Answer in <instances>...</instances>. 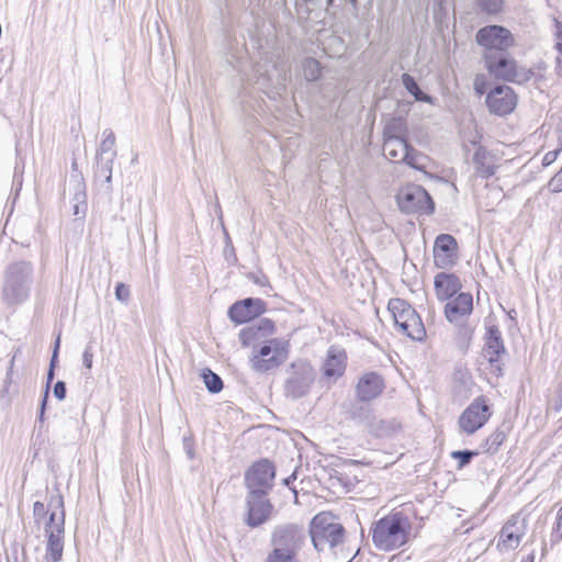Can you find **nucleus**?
<instances>
[{
  "mask_svg": "<svg viewBox=\"0 0 562 562\" xmlns=\"http://www.w3.org/2000/svg\"><path fill=\"white\" fill-rule=\"evenodd\" d=\"M411 524L401 513L379 519L372 528V541L382 551L396 550L408 541Z\"/></svg>",
  "mask_w": 562,
  "mask_h": 562,
  "instance_id": "nucleus-1",
  "label": "nucleus"
},
{
  "mask_svg": "<svg viewBox=\"0 0 562 562\" xmlns=\"http://www.w3.org/2000/svg\"><path fill=\"white\" fill-rule=\"evenodd\" d=\"M48 507L54 508L45 526L47 543L45 549V562H59L64 551L65 512L64 498L57 493L50 496Z\"/></svg>",
  "mask_w": 562,
  "mask_h": 562,
  "instance_id": "nucleus-2",
  "label": "nucleus"
},
{
  "mask_svg": "<svg viewBox=\"0 0 562 562\" xmlns=\"http://www.w3.org/2000/svg\"><path fill=\"white\" fill-rule=\"evenodd\" d=\"M31 273L32 267L23 261L8 267L2 286V296L8 305L21 304L29 297Z\"/></svg>",
  "mask_w": 562,
  "mask_h": 562,
  "instance_id": "nucleus-3",
  "label": "nucleus"
},
{
  "mask_svg": "<svg viewBox=\"0 0 562 562\" xmlns=\"http://www.w3.org/2000/svg\"><path fill=\"white\" fill-rule=\"evenodd\" d=\"M485 66L496 79L518 85L529 81L535 72L531 69L518 66L508 52L498 55H485Z\"/></svg>",
  "mask_w": 562,
  "mask_h": 562,
  "instance_id": "nucleus-4",
  "label": "nucleus"
},
{
  "mask_svg": "<svg viewBox=\"0 0 562 562\" xmlns=\"http://www.w3.org/2000/svg\"><path fill=\"white\" fill-rule=\"evenodd\" d=\"M289 342L283 339L266 340L250 359L251 369L265 373L280 367L289 358Z\"/></svg>",
  "mask_w": 562,
  "mask_h": 562,
  "instance_id": "nucleus-5",
  "label": "nucleus"
},
{
  "mask_svg": "<svg viewBox=\"0 0 562 562\" xmlns=\"http://www.w3.org/2000/svg\"><path fill=\"white\" fill-rule=\"evenodd\" d=\"M396 201L402 212L407 214H432L435 203L429 193L419 184H407L403 187Z\"/></svg>",
  "mask_w": 562,
  "mask_h": 562,
  "instance_id": "nucleus-6",
  "label": "nucleus"
},
{
  "mask_svg": "<svg viewBox=\"0 0 562 562\" xmlns=\"http://www.w3.org/2000/svg\"><path fill=\"white\" fill-rule=\"evenodd\" d=\"M492 414L490 400L484 395L475 397L459 416L460 432L473 435L488 422Z\"/></svg>",
  "mask_w": 562,
  "mask_h": 562,
  "instance_id": "nucleus-7",
  "label": "nucleus"
},
{
  "mask_svg": "<svg viewBox=\"0 0 562 562\" xmlns=\"http://www.w3.org/2000/svg\"><path fill=\"white\" fill-rule=\"evenodd\" d=\"M476 42L484 47L485 55H498L508 52L515 44L512 32L501 25H487L480 29L475 35Z\"/></svg>",
  "mask_w": 562,
  "mask_h": 562,
  "instance_id": "nucleus-8",
  "label": "nucleus"
},
{
  "mask_svg": "<svg viewBox=\"0 0 562 562\" xmlns=\"http://www.w3.org/2000/svg\"><path fill=\"white\" fill-rule=\"evenodd\" d=\"M304 532L301 527L295 524H285L277 526L272 533L270 543L273 551L297 555L304 543Z\"/></svg>",
  "mask_w": 562,
  "mask_h": 562,
  "instance_id": "nucleus-9",
  "label": "nucleus"
},
{
  "mask_svg": "<svg viewBox=\"0 0 562 562\" xmlns=\"http://www.w3.org/2000/svg\"><path fill=\"white\" fill-rule=\"evenodd\" d=\"M292 373L285 381V393L293 398L306 395L315 380V371L312 366L303 360L293 362Z\"/></svg>",
  "mask_w": 562,
  "mask_h": 562,
  "instance_id": "nucleus-10",
  "label": "nucleus"
},
{
  "mask_svg": "<svg viewBox=\"0 0 562 562\" xmlns=\"http://www.w3.org/2000/svg\"><path fill=\"white\" fill-rule=\"evenodd\" d=\"M274 465L268 460L254 463L245 474L248 492L268 494L273 486Z\"/></svg>",
  "mask_w": 562,
  "mask_h": 562,
  "instance_id": "nucleus-11",
  "label": "nucleus"
},
{
  "mask_svg": "<svg viewBox=\"0 0 562 562\" xmlns=\"http://www.w3.org/2000/svg\"><path fill=\"white\" fill-rule=\"evenodd\" d=\"M268 494L248 492L246 497L245 524L250 528H258L272 516L273 505L267 498Z\"/></svg>",
  "mask_w": 562,
  "mask_h": 562,
  "instance_id": "nucleus-12",
  "label": "nucleus"
},
{
  "mask_svg": "<svg viewBox=\"0 0 562 562\" xmlns=\"http://www.w3.org/2000/svg\"><path fill=\"white\" fill-rule=\"evenodd\" d=\"M483 357L490 364V370L495 375H503L504 362L502 357L506 355V348L502 333L496 325L488 326L483 348Z\"/></svg>",
  "mask_w": 562,
  "mask_h": 562,
  "instance_id": "nucleus-13",
  "label": "nucleus"
},
{
  "mask_svg": "<svg viewBox=\"0 0 562 562\" xmlns=\"http://www.w3.org/2000/svg\"><path fill=\"white\" fill-rule=\"evenodd\" d=\"M383 154L385 158L393 162H405L417 170L423 169V166L419 164L422 154L408 144L407 138L384 140Z\"/></svg>",
  "mask_w": 562,
  "mask_h": 562,
  "instance_id": "nucleus-14",
  "label": "nucleus"
},
{
  "mask_svg": "<svg viewBox=\"0 0 562 562\" xmlns=\"http://www.w3.org/2000/svg\"><path fill=\"white\" fill-rule=\"evenodd\" d=\"M517 97L514 90L505 85L496 86L486 97V105L491 113L506 115L514 111Z\"/></svg>",
  "mask_w": 562,
  "mask_h": 562,
  "instance_id": "nucleus-15",
  "label": "nucleus"
},
{
  "mask_svg": "<svg viewBox=\"0 0 562 562\" xmlns=\"http://www.w3.org/2000/svg\"><path fill=\"white\" fill-rule=\"evenodd\" d=\"M266 312V303L261 299L248 297L235 302L228 310V316L236 324L250 322Z\"/></svg>",
  "mask_w": 562,
  "mask_h": 562,
  "instance_id": "nucleus-16",
  "label": "nucleus"
},
{
  "mask_svg": "<svg viewBox=\"0 0 562 562\" xmlns=\"http://www.w3.org/2000/svg\"><path fill=\"white\" fill-rule=\"evenodd\" d=\"M458 243L452 235L440 234L434 244V262L438 268H447L456 263Z\"/></svg>",
  "mask_w": 562,
  "mask_h": 562,
  "instance_id": "nucleus-17",
  "label": "nucleus"
},
{
  "mask_svg": "<svg viewBox=\"0 0 562 562\" xmlns=\"http://www.w3.org/2000/svg\"><path fill=\"white\" fill-rule=\"evenodd\" d=\"M473 311V297L470 293H460L453 300L447 302L445 315L456 325H463Z\"/></svg>",
  "mask_w": 562,
  "mask_h": 562,
  "instance_id": "nucleus-18",
  "label": "nucleus"
},
{
  "mask_svg": "<svg viewBox=\"0 0 562 562\" xmlns=\"http://www.w3.org/2000/svg\"><path fill=\"white\" fill-rule=\"evenodd\" d=\"M525 535L524 526H518V517L512 516L503 526L497 541V549L501 552L515 550Z\"/></svg>",
  "mask_w": 562,
  "mask_h": 562,
  "instance_id": "nucleus-19",
  "label": "nucleus"
},
{
  "mask_svg": "<svg viewBox=\"0 0 562 562\" xmlns=\"http://www.w3.org/2000/svg\"><path fill=\"white\" fill-rule=\"evenodd\" d=\"M276 326L272 321L261 318L258 322L246 326L239 333V339L244 347L254 346L262 338L274 333Z\"/></svg>",
  "mask_w": 562,
  "mask_h": 562,
  "instance_id": "nucleus-20",
  "label": "nucleus"
},
{
  "mask_svg": "<svg viewBox=\"0 0 562 562\" xmlns=\"http://www.w3.org/2000/svg\"><path fill=\"white\" fill-rule=\"evenodd\" d=\"M384 389L383 379L375 372L363 374L356 387L357 398L369 402L378 397Z\"/></svg>",
  "mask_w": 562,
  "mask_h": 562,
  "instance_id": "nucleus-21",
  "label": "nucleus"
},
{
  "mask_svg": "<svg viewBox=\"0 0 562 562\" xmlns=\"http://www.w3.org/2000/svg\"><path fill=\"white\" fill-rule=\"evenodd\" d=\"M434 285L437 299L442 302L450 300L462 286L459 277L446 272L435 277Z\"/></svg>",
  "mask_w": 562,
  "mask_h": 562,
  "instance_id": "nucleus-22",
  "label": "nucleus"
},
{
  "mask_svg": "<svg viewBox=\"0 0 562 562\" xmlns=\"http://www.w3.org/2000/svg\"><path fill=\"white\" fill-rule=\"evenodd\" d=\"M346 352L335 346L329 347L323 366L324 375L336 380L341 376L346 369Z\"/></svg>",
  "mask_w": 562,
  "mask_h": 562,
  "instance_id": "nucleus-23",
  "label": "nucleus"
},
{
  "mask_svg": "<svg viewBox=\"0 0 562 562\" xmlns=\"http://www.w3.org/2000/svg\"><path fill=\"white\" fill-rule=\"evenodd\" d=\"M387 310L392 313L397 328L407 323L417 313L408 302L398 297L389 301Z\"/></svg>",
  "mask_w": 562,
  "mask_h": 562,
  "instance_id": "nucleus-24",
  "label": "nucleus"
},
{
  "mask_svg": "<svg viewBox=\"0 0 562 562\" xmlns=\"http://www.w3.org/2000/svg\"><path fill=\"white\" fill-rule=\"evenodd\" d=\"M473 164L476 173L482 178H490L495 173L496 166L493 164V158L490 153L480 146L473 155Z\"/></svg>",
  "mask_w": 562,
  "mask_h": 562,
  "instance_id": "nucleus-25",
  "label": "nucleus"
},
{
  "mask_svg": "<svg viewBox=\"0 0 562 562\" xmlns=\"http://www.w3.org/2000/svg\"><path fill=\"white\" fill-rule=\"evenodd\" d=\"M408 128L406 120L400 116H394L387 120L383 128V139H397L407 138Z\"/></svg>",
  "mask_w": 562,
  "mask_h": 562,
  "instance_id": "nucleus-26",
  "label": "nucleus"
},
{
  "mask_svg": "<svg viewBox=\"0 0 562 562\" xmlns=\"http://www.w3.org/2000/svg\"><path fill=\"white\" fill-rule=\"evenodd\" d=\"M114 161L110 159H95L94 177L105 186L108 193H112V170Z\"/></svg>",
  "mask_w": 562,
  "mask_h": 562,
  "instance_id": "nucleus-27",
  "label": "nucleus"
},
{
  "mask_svg": "<svg viewBox=\"0 0 562 562\" xmlns=\"http://www.w3.org/2000/svg\"><path fill=\"white\" fill-rule=\"evenodd\" d=\"M398 330L413 340L422 341L426 336V329L418 313L402 325Z\"/></svg>",
  "mask_w": 562,
  "mask_h": 562,
  "instance_id": "nucleus-28",
  "label": "nucleus"
},
{
  "mask_svg": "<svg viewBox=\"0 0 562 562\" xmlns=\"http://www.w3.org/2000/svg\"><path fill=\"white\" fill-rule=\"evenodd\" d=\"M103 139L100 143V146L97 150L95 159L102 158V159H110L114 161L116 157V150H115V135L112 130L105 128L102 132Z\"/></svg>",
  "mask_w": 562,
  "mask_h": 562,
  "instance_id": "nucleus-29",
  "label": "nucleus"
},
{
  "mask_svg": "<svg viewBox=\"0 0 562 562\" xmlns=\"http://www.w3.org/2000/svg\"><path fill=\"white\" fill-rule=\"evenodd\" d=\"M402 83L405 87V89L415 98L416 101L434 104L435 99L423 92L417 85L416 80L408 74H404L402 76Z\"/></svg>",
  "mask_w": 562,
  "mask_h": 562,
  "instance_id": "nucleus-30",
  "label": "nucleus"
},
{
  "mask_svg": "<svg viewBox=\"0 0 562 562\" xmlns=\"http://www.w3.org/2000/svg\"><path fill=\"white\" fill-rule=\"evenodd\" d=\"M506 439V434L504 430L497 428L495 429L484 441L482 445V452L488 454H495L503 442Z\"/></svg>",
  "mask_w": 562,
  "mask_h": 562,
  "instance_id": "nucleus-31",
  "label": "nucleus"
},
{
  "mask_svg": "<svg viewBox=\"0 0 562 562\" xmlns=\"http://www.w3.org/2000/svg\"><path fill=\"white\" fill-rule=\"evenodd\" d=\"M202 378L210 393L216 394L223 390V381L221 376L211 369H203Z\"/></svg>",
  "mask_w": 562,
  "mask_h": 562,
  "instance_id": "nucleus-32",
  "label": "nucleus"
},
{
  "mask_svg": "<svg viewBox=\"0 0 562 562\" xmlns=\"http://www.w3.org/2000/svg\"><path fill=\"white\" fill-rule=\"evenodd\" d=\"M329 547H335L342 542L345 529L340 524H329L323 528Z\"/></svg>",
  "mask_w": 562,
  "mask_h": 562,
  "instance_id": "nucleus-33",
  "label": "nucleus"
},
{
  "mask_svg": "<svg viewBox=\"0 0 562 562\" xmlns=\"http://www.w3.org/2000/svg\"><path fill=\"white\" fill-rule=\"evenodd\" d=\"M303 74L307 81H316L322 76V67L318 60L308 57L303 63Z\"/></svg>",
  "mask_w": 562,
  "mask_h": 562,
  "instance_id": "nucleus-34",
  "label": "nucleus"
},
{
  "mask_svg": "<svg viewBox=\"0 0 562 562\" xmlns=\"http://www.w3.org/2000/svg\"><path fill=\"white\" fill-rule=\"evenodd\" d=\"M554 27H555L554 48L558 53L557 58H555V71H557V75L560 78H562V22L555 20Z\"/></svg>",
  "mask_w": 562,
  "mask_h": 562,
  "instance_id": "nucleus-35",
  "label": "nucleus"
},
{
  "mask_svg": "<svg viewBox=\"0 0 562 562\" xmlns=\"http://www.w3.org/2000/svg\"><path fill=\"white\" fill-rule=\"evenodd\" d=\"M480 10L486 14H496L501 12L503 0H476Z\"/></svg>",
  "mask_w": 562,
  "mask_h": 562,
  "instance_id": "nucleus-36",
  "label": "nucleus"
},
{
  "mask_svg": "<svg viewBox=\"0 0 562 562\" xmlns=\"http://www.w3.org/2000/svg\"><path fill=\"white\" fill-rule=\"evenodd\" d=\"M263 562H299V560L297 555L284 553L279 550H271L265 558Z\"/></svg>",
  "mask_w": 562,
  "mask_h": 562,
  "instance_id": "nucleus-37",
  "label": "nucleus"
},
{
  "mask_svg": "<svg viewBox=\"0 0 562 562\" xmlns=\"http://www.w3.org/2000/svg\"><path fill=\"white\" fill-rule=\"evenodd\" d=\"M475 456H477V451L472 450H457L451 452V458L459 461V468L469 464Z\"/></svg>",
  "mask_w": 562,
  "mask_h": 562,
  "instance_id": "nucleus-38",
  "label": "nucleus"
},
{
  "mask_svg": "<svg viewBox=\"0 0 562 562\" xmlns=\"http://www.w3.org/2000/svg\"><path fill=\"white\" fill-rule=\"evenodd\" d=\"M312 541L316 550L322 551L327 542L323 528H314L312 530Z\"/></svg>",
  "mask_w": 562,
  "mask_h": 562,
  "instance_id": "nucleus-39",
  "label": "nucleus"
},
{
  "mask_svg": "<svg viewBox=\"0 0 562 562\" xmlns=\"http://www.w3.org/2000/svg\"><path fill=\"white\" fill-rule=\"evenodd\" d=\"M115 297L117 301L126 304L131 297L130 286L122 282L117 283L115 286Z\"/></svg>",
  "mask_w": 562,
  "mask_h": 562,
  "instance_id": "nucleus-40",
  "label": "nucleus"
},
{
  "mask_svg": "<svg viewBox=\"0 0 562 562\" xmlns=\"http://www.w3.org/2000/svg\"><path fill=\"white\" fill-rule=\"evenodd\" d=\"M548 187L554 193L562 192V168L550 179Z\"/></svg>",
  "mask_w": 562,
  "mask_h": 562,
  "instance_id": "nucleus-41",
  "label": "nucleus"
},
{
  "mask_svg": "<svg viewBox=\"0 0 562 562\" xmlns=\"http://www.w3.org/2000/svg\"><path fill=\"white\" fill-rule=\"evenodd\" d=\"M487 81L484 75H476L473 81V88L479 95L486 91Z\"/></svg>",
  "mask_w": 562,
  "mask_h": 562,
  "instance_id": "nucleus-42",
  "label": "nucleus"
},
{
  "mask_svg": "<svg viewBox=\"0 0 562 562\" xmlns=\"http://www.w3.org/2000/svg\"><path fill=\"white\" fill-rule=\"evenodd\" d=\"M77 203L74 205V215H85L86 213V203H85V193L78 192L75 196Z\"/></svg>",
  "mask_w": 562,
  "mask_h": 562,
  "instance_id": "nucleus-43",
  "label": "nucleus"
},
{
  "mask_svg": "<svg viewBox=\"0 0 562 562\" xmlns=\"http://www.w3.org/2000/svg\"><path fill=\"white\" fill-rule=\"evenodd\" d=\"M82 363L89 370L92 368V363H93V348H92V344L91 342L87 344V346H86V348L83 350Z\"/></svg>",
  "mask_w": 562,
  "mask_h": 562,
  "instance_id": "nucleus-44",
  "label": "nucleus"
},
{
  "mask_svg": "<svg viewBox=\"0 0 562 562\" xmlns=\"http://www.w3.org/2000/svg\"><path fill=\"white\" fill-rule=\"evenodd\" d=\"M46 514H47V509H46V506L44 505V503L37 501L33 504V516L36 521L44 518L46 516Z\"/></svg>",
  "mask_w": 562,
  "mask_h": 562,
  "instance_id": "nucleus-45",
  "label": "nucleus"
},
{
  "mask_svg": "<svg viewBox=\"0 0 562 562\" xmlns=\"http://www.w3.org/2000/svg\"><path fill=\"white\" fill-rule=\"evenodd\" d=\"M66 383L64 381H57L54 385V396L58 401H64L66 397Z\"/></svg>",
  "mask_w": 562,
  "mask_h": 562,
  "instance_id": "nucleus-46",
  "label": "nucleus"
},
{
  "mask_svg": "<svg viewBox=\"0 0 562 562\" xmlns=\"http://www.w3.org/2000/svg\"><path fill=\"white\" fill-rule=\"evenodd\" d=\"M560 151H561V149H554V150H550V151H548V153L543 156L542 165H543L544 167H548V166H550L551 164H553V162L557 160V158H558V156H559Z\"/></svg>",
  "mask_w": 562,
  "mask_h": 562,
  "instance_id": "nucleus-47",
  "label": "nucleus"
},
{
  "mask_svg": "<svg viewBox=\"0 0 562 562\" xmlns=\"http://www.w3.org/2000/svg\"><path fill=\"white\" fill-rule=\"evenodd\" d=\"M555 532L557 535L553 533L552 537L555 538V541H559L560 539H562V506L560 507L557 515Z\"/></svg>",
  "mask_w": 562,
  "mask_h": 562,
  "instance_id": "nucleus-48",
  "label": "nucleus"
},
{
  "mask_svg": "<svg viewBox=\"0 0 562 562\" xmlns=\"http://www.w3.org/2000/svg\"><path fill=\"white\" fill-rule=\"evenodd\" d=\"M56 363H57V360H55V357H52L50 359V363H49V369H48V372H47V382H46V387L50 385L52 381L54 380V376H55V367H56Z\"/></svg>",
  "mask_w": 562,
  "mask_h": 562,
  "instance_id": "nucleus-49",
  "label": "nucleus"
},
{
  "mask_svg": "<svg viewBox=\"0 0 562 562\" xmlns=\"http://www.w3.org/2000/svg\"><path fill=\"white\" fill-rule=\"evenodd\" d=\"M47 400H48V386L45 387L43 400H42V403H41V411H40V415H38V419L41 422L44 419V412H45V407H46V404H47Z\"/></svg>",
  "mask_w": 562,
  "mask_h": 562,
  "instance_id": "nucleus-50",
  "label": "nucleus"
},
{
  "mask_svg": "<svg viewBox=\"0 0 562 562\" xmlns=\"http://www.w3.org/2000/svg\"><path fill=\"white\" fill-rule=\"evenodd\" d=\"M250 278H251V280H252L256 284H258V285H260V286H265V285H268V284H269V281H268L267 277H266V276H263V274H262V276H255V274H251V277H250Z\"/></svg>",
  "mask_w": 562,
  "mask_h": 562,
  "instance_id": "nucleus-51",
  "label": "nucleus"
},
{
  "mask_svg": "<svg viewBox=\"0 0 562 562\" xmlns=\"http://www.w3.org/2000/svg\"><path fill=\"white\" fill-rule=\"evenodd\" d=\"M183 446H184L188 457L190 459H193L194 451H193L192 442L188 438H183Z\"/></svg>",
  "mask_w": 562,
  "mask_h": 562,
  "instance_id": "nucleus-52",
  "label": "nucleus"
},
{
  "mask_svg": "<svg viewBox=\"0 0 562 562\" xmlns=\"http://www.w3.org/2000/svg\"><path fill=\"white\" fill-rule=\"evenodd\" d=\"M557 396H558V403H557V411H560L562 408V381L560 382L558 390H557Z\"/></svg>",
  "mask_w": 562,
  "mask_h": 562,
  "instance_id": "nucleus-53",
  "label": "nucleus"
},
{
  "mask_svg": "<svg viewBox=\"0 0 562 562\" xmlns=\"http://www.w3.org/2000/svg\"><path fill=\"white\" fill-rule=\"evenodd\" d=\"M59 345H60V337L58 336L55 341V346H54V350H53V355H52V357H55V360H57V357H58Z\"/></svg>",
  "mask_w": 562,
  "mask_h": 562,
  "instance_id": "nucleus-54",
  "label": "nucleus"
},
{
  "mask_svg": "<svg viewBox=\"0 0 562 562\" xmlns=\"http://www.w3.org/2000/svg\"><path fill=\"white\" fill-rule=\"evenodd\" d=\"M295 479H296V476H295V474L293 473L292 475H290V476H288L286 479H284V480H283V483H284L285 485H290V483H291L292 481H294Z\"/></svg>",
  "mask_w": 562,
  "mask_h": 562,
  "instance_id": "nucleus-55",
  "label": "nucleus"
},
{
  "mask_svg": "<svg viewBox=\"0 0 562 562\" xmlns=\"http://www.w3.org/2000/svg\"><path fill=\"white\" fill-rule=\"evenodd\" d=\"M522 562H535V552H531L530 554H528L524 560Z\"/></svg>",
  "mask_w": 562,
  "mask_h": 562,
  "instance_id": "nucleus-56",
  "label": "nucleus"
},
{
  "mask_svg": "<svg viewBox=\"0 0 562 562\" xmlns=\"http://www.w3.org/2000/svg\"><path fill=\"white\" fill-rule=\"evenodd\" d=\"M434 1L441 7L446 0H434Z\"/></svg>",
  "mask_w": 562,
  "mask_h": 562,
  "instance_id": "nucleus-57",
  "label": "nucleus"
},
{
  "mask_svg": "<svg viewBox=\"0 0 562 562\" xmlns=\"http://www.w3.org/2000/svg\"><path fill=\"white\" fill-rule=\"evenodd\" d=\"M335 0H327V7L331 5Z\"/></svg>",
  "mask_w": 562,
  "mask_h": 562,
  "instance_id": "nucleus-58",
  "label": "nucleus"
}]
</instances>
